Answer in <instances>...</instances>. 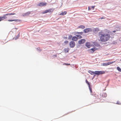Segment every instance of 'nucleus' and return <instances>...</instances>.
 I'll list each match as a JSON object with an SVG mask.
<instances>
[{"instance_id":"nucleus-11","label":"nucleus","mask_w":121,"mask_h":121,"mask_svg":"<svg viewBox=\"0 0 121 121\" xmlns=\"http://www.w3.org/2000/svg\"><path fill=\"white\" fill-rule=\"evenodd\" d=\"M99 30V29L98 28H96L94 29L93 31L94 32L96 33L98 32Z\"/></svg>"},{"instance_id":"nucleus-32","label":"nucleus","mask_w":121,"mask_h":121,"mask_svg":"<svg viewBox=\"0 0 121 121\" xmlns=\"http://www.w3.org/2000/svg\"><path fill=\"white\" fill-rule=\"evenodd\" d=\"M68 38V37H64V39H67Z\"/></svg>"},{"instance_id":"nucleus-8","label":"nucleus","mask_w":121,"mask_h":121,"mask_svg":"<svg viewBox=\"0 0 121 121\" xmlns=\"http://www.w3.org/2000/svg\"><path fill=\"white\" fill-rule=\"evenodd\" d=\"M47 4V3H44L43 2H41L39 4H38V6H46Z\"/></svg>"},{"instance_id":"nucleus-14","label":"nucleus","mask_w":121,"mask_h":121,"mask_svg":"<svg viewBox=\"0 0 121 121\" xmlns=\"http://www.w3.org/2000/svg\"><path fill=\"white\" fill-rule=\"evenodd\" d=\"M94 45L96 46L97 47H100V45L96 42L94 43Z\"/></svg>"},{"instance_id":"nucleus-33","label":"nucleus","mask_w":121,"mask_h":121,"mask_svg":"<svg viewBox=\"0 0 121 121\" xmlns=\"http://www.w3.org/2000/svg\"><path fill=\"white\" fill-rule=\"evenodd\" d=\"M53 56H54V57H56L57 56L56 55H53Z\"/></svg>"},{"instance_id":"nucleus-3","label":"nucleus","mask_w":121,"mask_h":121,"mask_svg":"<svg viewBox=\"0 0 121 121\" xmlns=\"http://www.w3.org/2000/svg\"><path fill=\"white\" fill-rule=\"evenodd\" d=\"M54 10V9H49L46 10L45 11H44L42 12V13L45 14L48 12L49 13H52Z\"/></svg>"},{"instance_id":"nucleus-36","label":"nucleus","mask_w":121,"mask_h":121,"mask_svg":"<svg viewBox=\"0 0 121 121\" xmlns=\"http://www.w3.org/2000/svg\"><path fill=\"white\" fill-rule=\"evenodd\" d=\"M91 10V9H90V8L89 7L88 8V10Z\"/></svg>"},{"instance_id":"nucleus-7","label":"nucleus","mask_w":121,"mask_h":121,"mask_svg":"<svg viewBox=\"0 0 121 121\" xmlns=\"http://www.w3.org/2000/svg\"><path fill=\"white\" fill-rule=\"evenodd\" d=\"M86 41V40L84 39H81L79 40L78 43L80 44H82L84 43Z\"/></svg>"},{"instance_id":"nucleus-28","label":"nucleus","mask_w":121,"mask_h":121,"mask_svg":"<svg viewBox=\"0 0 121 121\" xmlns=\"http://www.w3.org/2000/svg\"><path fill=\"white\" fill-rule=\"evenodd\" d=\"M69 43V42L67 40H65L64 42V43L65 44H68Z\"/></svg>"},{"instance_id":"nucleus-37","label":"nucleus","mask_w":121,"mask_h":121,"mask_svg":"<svg viewBox=\"0 0 121 121\" xmlns=\"http://www.w3.org/2000/svg\"><path fill=\"white\" fill-rule=\"evenodd\" d=\"M116 32V31L115 30L113 31H112V32L113 33H115Z\"/></svg>"},{"instance_id":"nucleus-24","label":"nucleus","mask_w":121,"mask_h":121,"mask_svg":"<svg viewBox=\"0 0 121 121\" xmlns=\"http://www.w3.org/2000/svg\"><path fill=\"white\" fill-rule=\"evenodd\" d=\"M117 69L118 71L121 72V69L119 67H117Z\"/></svg>"},{"instance_id":"nucleus-34","label":"nucleus","mask_w":121,"mask_h":121,"mask_svg":"<svg viewBox=\"0 0 121 121\" xmlns=\"http://www.w3.org/2000/svg\"><path fill=\"white\" fill-rule=\"evenodd\" d=\"M100 19H104L105 18L104 17H102L101 18H100Z\"/></svg>"},{"instance_id":"nucleus-18","label":"nucleus","mask_w":121,"mask_h":121,"mask_svg":"<svg viewBox=\"0 0 121 121\" xmlns=\"http://www.w3.org/2000/svg\"><path fill=\"white\" fill-rule=\"evenodd\" d=\"M85 28V27L83 25H81L80 26H79L78 27V28H81V29H83Z\"/></svg>"},{"instance_id":"nucleus-17","label":"nucleus","mask_w":121,"mask_h":121,"mask_svg":"<svg viewBox=\"0 0 121 121\" xmlns=\"http://www.w3.org/2000/svg\"><path fill=\"white\" fill-rule=\"evenodd\" d=\"M98 49V48H96L95 47L94 48H91L90 49V50H91L93 51V52L94 51Z\"/></svg>"},{"instance_id":"nucleus-13","label":"nucleus","mask_w":121,"mask_h":121,"mask_svg":"<svg viewBox=\"0 0 121 121\" xmlns=\"http://www.w3.org/2000/svg\"><path fill=\"white\" fill-rule=\"evenodd\" d=\"M8 21L9 22H12L14 21H17L18 22H20L21 21V20H20L17 19V20H8Z\"/></svg>"},{"instance_id":"nucleus-12","label":"nucleus","mask_w":121,"mask_h":121,"mask_svg":"<svg viewBox=\"0 0 121 121\" xmlns=\"http://www.w3.org/2000/svg\"><path fill=\"white\" fill-rule=\"evenodd\" d=\"M78 38L76 36H73V37L72 39L73 40L77 41L78 40Z\"/></svg>"},{"instance_id":"nucleus-16","label":"nucleus","mask_w":121,"mask_h":121,"mask_svg":"<svg viewBox=\"0 0 121 121\" xmlns=\"http://www.w3.org/2000/svg\"><path fill=\"white\" fill-rule=\"evenodd\" d=\"M67 13V12L66 11H65L63 12L60 13V15H63L66 14Z\"/></svg>"},{"instance_id":"nucleus-25","label":"nucleus","mask_w":121,"mask_h":121,"mask_svg":"<svg viewBox=\"0 0 121 121\" xmlns=\"http://www.w3.org/2000/svg\"><path fill=\"white\" fill-rule=\"evenodd\" d=\"M76 36H77V37H78V38L79 39H81L82 38V36L79 35H76Z\"/></svg>"},{"instance_id":"nucleus-9","label":"nucleus","mask_w":121,"mask_h":121,"mask_svg":"<svg viewBox=\"0 0 121 121\" xmlns=\"http://www.w3.org/2000/svg\"><path fill=\"white\" fill-rule=\"evenodd\" d=\"M100 95L103 97H105L107 96V95L105 93H102L100 94Z\"/></svg>"},{"instance_id":"nucleus-26","label":"nucleus","mask_w":121,"mask_h":121,"mask_svg":"<svg viewBox=\"0 0 121 121\" xmlns=\"http://www.w3.org/2000/svg\"><path fill=\"white\" fill-rule=\"evenodd\" d=\"M72 36L71 35H70L68 37V39H70L72 38Z\"/></svg>"},{"instance_id":"nucleus-31","label":"nucleus","mask_w":121,"mask_h":121,"mask_svg":"<svg viewBox=\"0 0 121 121\" xmlns=\"http://www.w3.org/2000/svg\"><path fill=\"white\" fill-rule=\"evenodd\" d=\"M64 64L65 65H70V64H69L65 63Z\"/></svg>"},{"instance_id":"nucleus-5","label":"nucleus","mask_w":121,"mask_h":121,"mask_svg":"<svg viewBox=\"0 0 121 121\" xmlns=\"http://www.w3.org/2000/svg\"><path fill=\"white\" fill-rule=\"evenodd\" d=\"M105 72L104 71H95V74L97 75L104 74Z\"/></svg>"},{"instance_id":"nucleus-20","label":"nucleus","mask_w":121,"mask_h":121,"mask_svg":"<svg viewBox=\"0 0 121 121\" xmlns=\"http://www.w3.org/2000/svg\"><path fill=\"white\" fill-rule=\"evenodd\" d=\"M69 48H65L64 49V51L65 52H69Z\"/></svg>"},{"instance_id":"nucleus-2","label":"nucleus","mask_w":121,"mask_h":121,"mask_svg":"<svg viewBox=\"0 0 121 121\" xmlns=\"http://www.w3.org/2000/svg\"><path fill=\"white\" fill-rule=\"evenodd\" d=\"M15 13H7L5 15H4L3 16L0 17V22L6 19L7 18V17L6 16L8 15H15Z\"/></svg>"},{"instance_id":"nucleus-39","label":"nucleus","mask_w":121,"mask_h":121,"mask_svg":"<svg viewBox=\"0 0 121 121\" xmlns=\"http://www.w3.org/2000/svg\"><path fill=\"white\" fill-rule=\"evenodd\" d=\"M120 61H121V59L120 60Z\"/></svg>"},{"instance_id":"nucleus-22","label":"nucleus","mask_w":121,"mask_h":121,"mask_svg":"<svg viewBox=\"0 0 121 121\" xmlns=\"http://www.w3.org/2000/svg\"><path fill=\"white\" fill-rule=\"evenodd\" d=\"M76 34H79L80 35H82L83 33V32H76L75 33Z\"/></svg>"},{"instance_id":"nucleus-10","label":"nucleus","mask_w":121,"mask_h":121,"mask_svg":"<svg viewBox=\"0 0 121 121\" xmlns=\"http://www.w3.org/2000/svg\"><path fill=\"white\" fill-rule=\"evenodd\" d=\"M86 45L88 48H89L91 46L90 43L89 42L86 43Z\"/></svg>"},{"instance_id":"nucleus-19","label":"nucleus","mask_w":121,"mask_h":121,"mask_svg":"<svg viewBox=\"0 0 121 121\" xmlns=\"http://www.w3.org/2000/svg\"><path fill=\"white\" fill-rule=\"evenodd\" d=\"M20 36V33H19L17 36H16V37H15V39L16 40V39H18Z\"/></svg>"},{"instance_id":"nucleus-4","label":"nucleus","mask_w":121,"mask_h":121,"mask_svg":"<svg viewBox=\"0 0 121 121\" xmlns=\"http://www.w3.org/2000/svg\"><path fill=\"white\" fill-rule=\"evenodd\" d=\"M69 45L70 48H73L75 46V43L73 41H71L69 43Z\"/></svg>"},{"instance_id":"nucleus-38","label":"nucleus","mask_w":121,"mask_h":121,"mask_svg":"<svg viewBox=\"0 0 121 121\" xmlns=\"http://www.w3.org/2000/svg\"><path fill=\"white\" fill-rule=\"evenodd\" d=\"M15 29H17V28H15Z\"/></svg>"},{"instance_id":"nucleus-29","label":"nucleus","mask_w":121,"mask_h":121,"mask_svg":"<svg viewBox=\"0 0 121 121\" xmlns=\"http://www.w3.org/2000/svg\"><path fill=\"white\" fill-rule=\"evenodd\" d=\"M89 87L90 91L91 92V93L92 92V89L91 88L90 86Z\"/></svg>"},{"instance_id":"nucleus-23","label":"nucleus","mask_w":121,"mask_h":121,"mask_svg":"<svg viewBox=\"0 0 121 121\" xmlns=\"http://www.w3.org/2000/svg\"><path fill=\"white\" fill-rule=\"evenodd\" d=\"M86 83L88 84V87H89L90 86V85L89 82L87 81V80H86Z\"/></svg>"},{"instance_id":"nucleus-15","label":"nucleus","mask_w":121,"mask_h":121,"mask_svg":"<svg viewBox=\"0 0 121 121\" xmlns=\"http://www.w3.org/2000/svg\"><path fill=\"white\" fill-rule=\"evenodd\" d=\"M88 72L91 74L93 75V74H95V71L94 72L91 70H89L88 71Z\"/></svg>"},{"instance_id":"nucleus-21","label":"nucleus","mask_w":121,"mask_h":121,"mask_svg":"<svg viewBox=\"0 0 121 121\" xmlns=\"http://www.w3.org/2000/svg\"><path fill=\"white\" fill-rule=\"evenodd\" d=\"M115 62V61H113L112 62H108L107 64L108 65H110L111 64H112Z\"/></svg>"},{"instance_id":"nucleus-27","label":"nucleus","mask_w":121,"mask_h":121,"mask_svg":"<svg viewBox=\"0 0 121 121\" xmlns=\"http://www.w3.org/2000/svg\"><path fill=\"white\" fill-rule=\"evenodd\" d=\"M30 12H27L26 13H25V14L26 15H28L29 14H30Z\"/></svg>"},{"instance_id":"nucleus-30","label":"nucleus","mask_w":121,"mask_h":121,"mask_svg":"<svg viewBox=\"0 0 121 121\" xmlns=\"http://www.w3.org/2000/svg\"><path fill=\"white\" fill-rule=\"evenodd\" d=\"M103 66H108L107 64V63H103Z\"/></svg>"},{"instance_id":"nucleus-1","label":"nucleus","mask_w":121,"mask_h":121,"mask_svg":"<svg viewBox=\"0 0 121 121\" xmlns=\"http://www.w3.org/2000/svg\"><path fill=\"white\" fill-rule=\"evenodd\" d=\"M100 40L102 42H105L108 41L110 38V36L108 34L104 33L103 32H99V33Z\"/></svg>"},{"instance_id":"nucleus-6","label":"nucleus","mask_w":121,"mask_h":121,"mask_svg":"<svg viewBox=\"0 0 121 121\" xmlns=\"http://www.w3.org/2000/svg\"><path fill=\"white\" fill-rule=\"evenodd\" d=\"M92 31L91 29L90 28H87L84 29L83 30L84 33H88L89 32H91Z\"/></svg>"},{"instance_id":"nucleus-35","label":"nucleus","mask_w":121,"mask_h":121,"mask_svg":"<svg viewBox=\"0 0 121 121\" xmlns=\"http://www.w3.org/2000/svg\"><path fill=\"white\" fill-rule=\"evenodd\" d=\"M95 6H92L91 7L93 9H94V8H95Z\"/></svg>"}]
</instances>
